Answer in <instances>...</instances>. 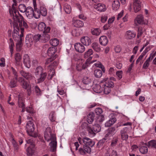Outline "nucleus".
I'll return each mask as SVG.
<instances>
[{
    "mask_svg": "<svg viewBox=\"0 0 156 156\" xmlns=\"http://www.w3.org/2000/svg\"><path fill=\"white\" fill-rule=\"evenodd\" d=\"M50 43L51 45L53 46H56L59 44V41L57 39L54 38L51 40Z\"/></svg>",
    "mask_w": 156,
    "mask_h": 156,
    "instance_id": "09e8293b",
    "label": "nucleus"
},
{
    "mask_svg": "<svg viewBox=\"0 0 156 156\" xmlns=\"http://www.w3.org/2000/svg\"><path fill=\"white\" fill-rule=\"evenodd\" d=\"M139 150L140 153L143 154L147 153L148 152V149L147 147L142 146L139 149Z\"/></svg>",
    "mask_w": 156,
    "mask_h": 156,
    "instance_id": "864d4df0",
    "label": "nucleus"
},
{
    "mask_svg": "<svg viewBox=\"0 0 156 156\" xmlns=\"http://www.w3.org/2000/svg\"><path fill=\"white\" fill-rule=\"evenodd\" d=\"M89 146L86 145H84L83 148L84 149L85 152H87L88 153H90L91 151V149Z\"/></svg>",
    "mask_w": 156,
    "mask_h": 156,
    "instance_id": "4d7b16f0",
    "label": "nucleus"
},
{
    "mask_svg": "<svg viewBox=\"0 0 156 156\" xmlns=\"http://www.w3.org/2000/svg\"><path fill=\"white\" fill-rule=\"evenodd\" d=\"M80 30L76 28L74 29L72 32V33L73 36H79L80 34Z\"/></svg>",
    "mask_w": 156,
    "mask_h": 156,
    "instance_id": "a18cd8bd",
    "label": "nucleus"
},
{
    "mask_svg": "<svg viewBox=\"0 0 156 156\" xmlns=\"http://www.w3.org/2000/svg\"><path fill=\"white\" fill-rule=\"evenodd\" d=\"M118 141V139L117 138H115L113 139L112 140L111 146L112 147H114L116 145Z\"/></svg>",
    "mask_w": 156,
    "mask_h": 156,
    "instance_id": "bf43d9fd",
    "label": "nucleus"
},
{
    "mask_svg": "<svg viewBox=\"0 0 156 156\" xmlns=\"http://www.w3.org/2000/svg\"><path fill=\"white\" fill-rule=\"evenodd\" d=\"M101 129L100 126L98 124H95L92 128L88 126L87 127V130L89 133L94 136L95 135L96 133L99 132L101 131Z\"/></svg>",
    "mask_w": 156,
    "mask_h": 156,
    "instance_id": "20e7f679",
    "label": "nucleus"
},
{
    "mask_svg": "<svg viewBox=\"0 0 156 156\" xmlns=\"http://www.w3.org/2000/svg\"><path fill=\"white\" fill-rule=\"evenodd\" d=\"M27 154L28 155H32L34 153V148L29 146L27 149Z\"/></svg>",
    "mask_w": 156,
    "mask_h": 156,
    "instance_id": "49530a36",
    "label": "nucleus"
},
{
    "mask_svg": "<svg viewBox=\"0 0 156 156\" xmlns=\"http://www.w3.org/2000/svg\"><path fill=\"white\" fill-rule=\"evenodd\" d=\"M132 125V123L130 122H127L125 123H122L121 122H119L118 123L117 126H116V128H118L119 126H125L127 125L131 126Z\"/></svg>",
    "mask_w": 156,
    "mask_h": 156,
    "instance_id": "338daca9",
    "label": "nucleus"
},
{
    "mask_svg": "<svg viewBox=\"0 0 156 156\" xmlns=\"http://www.w3.org/2000/svg\"><path fill=\"white\" fill-rule=\"evenodd\" d=\"M17 78V76L12 79L10 82L9 86L11 88H13L16 86Z\"/></svg>",
    "mask_w": 156,
    "mask_h": 156,
    "instance_id": "58836bf2",
    "label": "nucleus"
},
{
    "mask_svg": "<svg viewBox=\"0 0 156 156\" xmlns=\"http://www.w3.org/2000/svg\"><path fill=\"white\" fill-rule=\"evenodd\" d=\"M94 91L96 93H101L103 89L101 87V85L96 84L94 86L93 88Z\"/></svg>",
    "mask_w": 156,
    "mask_h": 156,
    "instance_id": "72a5a7b5",
    "label": "nucleus"
},
{
    "mask_svg": "<svg viewBox=\"0 0 156 156\" xmlns=\"http://www.w3.org/2000/svg\"><path fill=\"white\" fill-rule=\"evenodd\" d=\"M13 16V22H16L19 23V27L20 28V33H21V29L23 30V34L24 32V29H27L28 26L27 23L23 20V18L21 15L18 16L16 14V11H14V13H12Z\"/></svg>",
    "mask_w": 156,
    "mask_h": 156,
    "instance_id": "f257e3e1",
    "label": "nucleus"
},
{
    "mask_svg": "<svg viewBox=\"0 0 156 156\" xmlns=\"http://www.w3.org/2000/svg\"><path fill=\"white\" fill-rule=\"evenodd\" d=\"M94 8L96 9L100 12L105 11L106 10V6L105 5L101 4L98 3L97 5H94Z\"/></svg>",
    "mask_w": 156,
    "mask_h": 156,
    "instance_id": "412c9836",
    "label": "nucleus"
},
{
    "mask_svg": "<svg viewBox=\"0 0 156 156\" xmlns=\"http://www.w3.org/2000/svg\"><path fill=\"white\" fill-rule=\"evenodd\" d=\"M83 142L84 145L89 146L90 147H92L94 145V142H93L92 140L88 137H85L83 139Z\"/></svg>",
    "mask_w": 156,
    "mask_h": 156,
    "instance_id": "6ab92c4d",
    "label": "nucleus"
},
{
    "mask_svg": "<svg viewBox=\"0 0 156 156\" xmlns=\"http://www.w3.org/2000/svg\"><path fill=\"white\" fill-rule=\"evenodd\" d=\"M136 36V33L130 30L126 31V32L125 37L127 40H131L134 38Z\"/></svg>",
    "mask_w": 156,
    "mask_h": 156,
    "instance_id": "4468645a",
    "label": "nucleus"
},
{
    "mask_svg": "<svg viewBox=\"0 0 156 156\" xmlns=\"http://www.w3.org/2000/svg\"><path fill=\"white\" fill-rule=\"evenodd\" d=\"M106 139L105 138H103L102 139L100 140L97 144V145L98 147H99L102 146L103 144L104 143Z\"/></svg>",
    "mask_w": 156,
    "mask_h": 156,
    "instance_id": "e2e57ef3",
    "label": "nucleus"
},
{
    "mask_svg": "<svg viewBox=\"0 0 156 156\" xmlns=\"http://www.w3.org/2000/svg\"><path fill=\"white\" fill-rule=\"evenodd\" d=\"M14 58L16 64L17 65H20L22 59V57L20 54L19 53H16L15 55Z\"/></svg>",
    "mask_w": 156,
    "mask_h": 156,
    "instance_id": "c756f323",
    "label": "nucleus"
},
{
    "mask_svg": "<svg viewBox=\"0 0 156 156\" xmlns=\"http://www.w3.org/2000/svg\"><path fill=\"white\" fill-rule=\"evenodd\" d=\"M26 128L27 131L30 136H32V134L34 130V126L31 121H28L27 124Z\"/></svg>",
    "mask_w": 156,
    "mask_h": 156,
    "instance_id": "423d86ee",
    "label": "nucleus"
},
{
    "mask_svg": "<svg viewBox=\"0 0 156 156\" xmlns=\"http://www.w3.org/2000/svg\"><path fill=\"white\" fill-rule=\"evenodd\" d=\"M105 156H118V155L115 151L108 148L105 154Z\"/></svg>",
    "mask_w": 156,
    "mask_h": 156,
    "instance_id": "4be33fe9",
    "label": "nucleus"
},
{
    "mask_svg": "<svg viewBox=\"0 0 156 156\" xmlns=\"http://www.w3.org/2000/svg\"><path fill=\"white\" fill-rule=\"evenodd\" d=\"M99 42L103 46H105L108 43V40L106 36H103L100 37Z\"/></svg>",
    "mask_w": 156,
    "mask_h": 156,
    "instance_id": "cd10ccee",
    "label": "nucleus"
},
{
    "mask_svg": "<svg viewBox=\"0 0 156 156\" xmlns=\"http://www.w3.org/2000/svg\"><path fill=\"white\" fill-rule=\"evenodd\" d=\"M93 51L91 49H89L87 51H86L84 54L83 57L85 58H89L90 57H92L91 56L93 55Z\"/></svg>",
    "mask_w": 156,
    "mask_h": 156,
    "instance_id": "c9c22d12",
    "label": "nucleus"
},
{
    "mask_svg": "<svg viewBox=\"0 0 156 156\" xmlns=\"http://www.w3.org/2000/svg\"><path fill=\"white\" fill-rule=\"evenodd\" d=\"M33 40L37 41L40 39L41 40V35L39 34H36L33 36Z\"/></svg>",
    "mask_w": 156,
    "mask_h": 156,
    "instance_id": "680f3d73",
    "label": "nucleus"
},
{
    "mask_svg": "<svg viewBox=\"0 0 156 156\" xmlns=\"http://www.w3.org/2000/svg\"><path fill=\"white\" fill-rule=\"evenodd\" d=\"M135 23L136 25L137 24H142L144 23V19L143 16L141 15H138L135 20Z\"/></svg>",
    "mask_w": 156,
    "mask_h": 156,
    "instance_id": "393cba45",
    "label": "nucleus"
},
{
    "mask_svg": "<svg viewBox=\"0 0 156 156\" xmlns=\"http://www.w3.org/2000/svg\"><path fill=\"white\" fill-rule=\"evenodd\" d=\"M101 33V30L98 28H94L91 30V33L93 35H99Z\"/></svg>",
    "mask_w": 156,
    "mask_h": 156,
    "instance_id": "de8ad7c7",
    "label": "nucleus"
},
{
    "mask_svg": "<svg viewBox=\"0 0 156 156\" xmlns=\"http://www.w3.org/2000/svg\"><path fill=\"white\" fill-rule=\"evenodd\" d=\"M34 11L33 17L36 19H38L40 17L41 13L40 10L37 8L36 5L34 4Z\"/></svg>",
    "mask_w": 156,
    "mask_h": 156,
    "instance_id": "a878e982",
    "label": "nucleus"
},
{
    "mask_svg": "<svg viewBox=\"0 0 156 156\" xmlns=\"http://www.w3.org/2000/svg\"><path fill=\"white\" fill-rule=\"evenodd\" d=\"M44 137L48 142L56 140L55 134L50 127H48L46 129L44 133Z\"/></svg>",
    "mask_w": 156,
    "mask_h": 156,
    "instance_id": "f03ea898",
    "label": "nucleus"
},
{
    "mask_svg": "<svg viewBox=\"0 0 156 156\" xmlns=\"http://www.w3.org/2000/svg\"><path fill=\"white\" fill-rule=\"evenodd\" d=\"M35 92L37 96H40L42 92L37 86H36L35 87Z\"/></svg>",
    "mask_w": 156,
    "mask_h": 156,
    "instance_id": "13d9d810",
    "label": "nucleus"
},
{
    "mask_svg": "<svg viewBox=\"0 0 156 156\" xmlns=\"http://www.w3.org/2000/svg\"><path fill=\"white\" fill-rule=\"evenodd\" d=\"M47 76V73L46 72H44L35 76V77L37 79V83H40L44 81L46 78Z\"/></svg>",
    "mask_w": 156,
    "mask_h": 156,
    "instance_id": "2eb2a0df",
    "label": "nucleus"
},
{
    "mask_svg": "<svg viewBox=\"0 0 156 156\" xmlns=\"http://www.w3.org/2000/svg\"><path fill=\"white\" fill-rule=\"evenodd\" d=\"M74 47L76 50L80 53H82L85 51L84 46L80 43H77L75 44Z\"/></svg>",
    "mask_w": 156,
    "mask_h": 156,
    "instance_id": "f8f14e48",
    "label": "nucleus"
},
{
    "mask_svg": "<svg viewBox=\"0 0 156 156\" xmlns=\"http://www.w3.org/2000/svg\"><path fill=\"white\" fill-rule=\"evenodd\" d=\"M27 8L25 5L23 4H20L19 6V9L20 11L22 12H25Z\"/></svg>",
    "mask_w": 156,
    "mask_h": 156,
    "instance_id": "3c124183",
    "label": "nucleus"
},
{
    "mask_svg": "<svg viewBox=\"0 0 156 156\" xmlns=\"http://www.w3.org/2000/svg\"><path fill=\"white\" fill-rule=\"evenodd\" d=\"M58 64V62L56 61H54L51 65L48 66V75L50 76V79H51L55 73V70L52 66H54Z\"/></svg>",
    "mask_w": 156,
    "mask_h": 156,
    "instance_id": "0eeeda50",
    "label": "nucleus"
},
{
    "mask_svg": "<svg viewBox=\"0 0 156 156\" xmlns=\"http://www.w3.org/2000/svg\"><path fill=\"white\" fill-rule=\"evenodd\" d=\"M58 56L57 55H55L54 56L51 57L50 58H47L45 64L48 65L52 61L54 60Z\"/></svg>",
    "mask_w": 156,
    "mask_h": 156,
    "instance_id": "8fccbe9b",
    "label": "nucleus"
},
{
    "mask_svg": "<svg viewBox=\"0 0 156 156\" xmlns=\"http://www.w3.org/2000/svg\"><path fill=\"white\" fill-rule=\"evenodd\" d=\"M74 26L77 27H81L83 26V22L79 20H76L74 22Z\"/></svg>",
    "mask_w": 156,
    "mask_h": 156,
    "instance_id": "ea45409f",
    "label": "nucleus"
},
{
    "mask_svg": "<svg viewBox=\"0 0 156 156\" xmlns=\"http://www.w3.org/2000/svg\"><path fill=\"white\" fill-rule=\"evenodd\" d=\"M81 42L86 46H88L91 43V39L87 36H84L80 39Z\"/></svg>",
    "mask_w": 156,
    "mask_h": 156,
    "instance_id": "f3484780",
    "label": "nucleus"
},
{
    "mask_svg": "<svg viewBox=\"0 0 156 156\" xmlns=\"http://www.w3.org/2000/svg\"><path fill=\"white\" fill-rule=\"evenodd\" d=\"M23 29H21V38L19 41H17L16 44V50L17 51H20L21 50V48L22 45V41H23Z\"/></svg>",
    "mask_w": 156,
    "mask_h": 156,
    "instance_id": "a211bd4d",
    "label": "nucleus"
},
{
    "mask_svg": "<svg viewBox=\"0 0 156 156\" xmlns=\"http://www.w3.org/2000/svg\"><path fill=\"white\" fill-rule=\"evenodd\" d=\"M38 29L39 31L43 32H50V27H46L45 23L43 22L40 23L38 27Z\"/></svg>",
    "mask_w": 156,
    "mask_h": 156,
    "instance_id": "1a4fd4ad",
    "label": "nucleus"
},
{
    "mask_svg": "<svg viewBox=\"0 0 156 156\" xmlns=\"http://www.w3.org/2000/svg\"><path fill=\"white\" fill-rule=\"evenodd\" d=\"M94 114L93 112H90L87 116V121L89 124H91L94 121Z\"/></svg>",
    "mask_w": 156,
    "mask_h": 156,
    "instance_id": "2f4dec72",
    "label": "nucleus"
},
{
    "mask_svg": "<svg viewBox=\"0 0 156 156\" xmlns=\"http://www.w3.org/2000/svg\"><path fill=\"white\" fill-rule=\"evenodd\" d=\"M64 10L66 13L69 14L71 11V7L69 5H66L64 6Z\"/></svg>",
    "mask_w": 156,
    "mask_h": 156,
    "instance_id": "052dcab7",
    "label": "nucleus"
},
{
    "mask_svg": "<svg viewBox=\"0 0 156 156\" xmlns=\"http://www.w3.org/2000/svg\"><path fill=\"white\" fill-rule=\"evenodd\" d=\"M94 74L95 77L99 78L102 76V73L100 69H97L94 71Z\"/></svg>",
    "mask_w": 156,
    "mask_h": 156,
    "instance_id": "a19ab883",
    "label": "nucleus"
},
{
    "mask_svg": "<svg viewBox=\"0 0 156 156\" xmlns=\"http://www.w3.org/2000/svg\"><path fill=\"white\" fill-rule=\"evenodd\" d=\"M20 73L22 76L29 81L34 79V77L31 73L27 72L23 70L20 71Z\"/></svg>",
    "mask_w": 156,
    "mask_h": 156,
    "instance_id": "9d476101",
    "label": "nucleus"
},
{
    "mask_svg": "<svg viewBox=\"0 0 156 156\" xmlns=\"http://www.w3.org/2000/svg\"><path fill=\"white\" fill-rule=\"evenodd\" d=\"M101 83L102 86H105L111 88H112L114 86V83L107 78L102 80L101 81Z\"/></svg>",
    "mask_w": 156,
    "mask_h": 156,
    "instance_id": "6e6552de",
    "label": "nucleus"
},
{
    "mask_svg": "<svg viewBox=\"0 0 156 156\" xmlns=\"http://www.w3.org/2000/svg\"><path fill=\"white\" fill-rule=\"evenodd\" d=\"M120 5L119 0H114L112 4V9L114 10H117L119 8Z\"/></svg>",
    "mask_w": 156,
    "mask_h": 156,
    "instance_id": "7c9ffc66",
    "label": "nucleus"
},
{
    "mask_svg": "<svg viewBox=\"0 0 156 156\" xmlns=\"http://www.w3.org/2000/svg\"><path fill=\"white\" fill-rule=\"evenodd\" d=\"M92 47L97 52H99L101 50L100 47L97 43H94L92 44Z\"/></svg>",
    "mask_w": 156,
    "mask_h": 156,
    "instance_id": "79ce46f5",
    "label": "nucleus"
},
{
    "mask_svg": "<svg viewBox=\"0 0 156 156\" xmlns=\"http://www.w3.org/2000/svg\"><path fill=\"white\" fill-rule=\"evenodd\" d=\"M83 82L85 85L91 86V80L87 76H85L83 78Z\"/></svg>",
    "mask_w": 156,
    "mask_h": 156,
    "instance_id": "4c0bfd02",
    "label": "nucleus"
},
{
    "mask_svg": "<svg viewBox=\"0 0 156 156\" xmlns=\"http://www.w3.org/2000/svg\"><path fill=\"white\" fill-rule=\"evenodd\" d=\"M18 99V106L20 108H25V105L24 104V100L23 98L20 97L19 96Z\"/></svg>",
    "mask_w": 156,
    "mask_h": 156,
    "instance_id": "e433bc0d",
    "label": "nucleus"
},
{
    "mask_svg": "<svg viewBox=\"0 0 156 156\" xmlns=\"http://www.w3.org/2000/svg\"><path fill=\"white\" fill-rule=\"evenodd\" d=\"M115 130V129L114 127H112L109 128L108 130V133L105 136H111L114 134Z\"/></svg>",
    "mask_w": 156,
    "mask_h": 156,
    "instance_id": "37998d69",
    "label": "nucleus"
},
{
    "mask_svg": "<svg viewBox=\"0 0 156 156\" xmlns=\"http://www.w3.org/2000/svg\"><path fill=\"white\" fill-rule=\"evenodd\" d=\"M18 81L20 83V84L23 88L27 89L29 87L30 85L23 77H19L18 79Z\"/></svg>",
    "mask_w": 156,
    "mask_h": 156,
    "instance_id": "9b49d317",
    "label": "nucleus"
},
{
    "mask_svg": "<svg viewBox=\"0 0 156 156\" xmlns=\"http://www.w3.org/2000/svg\"><path fill=\"white\" fill-rule=\"evenodd\" d=\"M34 10L33 8L30 6H28L27 8L26 12V15L29 18L33 17V12Z\"/></svg>",
    "mask_w": 156,
    "mask_h": 156,
    "instance_id": "aec40b11",
    "label": "nucleus"
},
{
    "mask_svg": "<svg viewBox=\"0 0 156 156\" xmlns=\"http://www.w3.org/2000/svg\"><path fill=\"white\" fill-rule=\"evenodd\" d=\"M141 2L139 0H133V6L134 11L136 13L141 9Z\"/></svg>",
    "mask_w": 156,
    "mask_h": 156,
    "instance_id": "ddd939ff",
    "label": "nucleus"
},
{
    "mask_svg": "<svg viewBox=\"0 0 156 156\" xmlns=\"http://www.w3.org/2000/svg\"><path fill=\"white\" fill-rule=\"evenodd\" d=\"M34 138L36 137L37 136V135L36 134L32 136ZM34 139L35 138H31L30 139H28L27 141V143L30 144V146L32 148H34L35 147V144L34 143Z\"/></svg>",
    "mask_w": 156,
    "mask_h": 156,
    "instance_id": "f704fd0d",
    "label": "nucleus"
},
{
    "mask_svg": "<svg viewBox=\"0 0 156 156\" xmlns=\"http://www.w3.org/2000/svg\"><path fill=\"white\" fill-rule=\"evenodd\" d=\"M121 135L122 139L123 140L126 141L128 138V135L126 133H121Z\"/></svg>",
    "mask_w": 156,
    "mask_h": 156,
    "instance_id": "0e129e2a",
    "label": "nucleus"
},
{
    "mask_svg": "<svg viewBox=\"0 0 156 156\" xmlns=\"http://www.w3.org/2000/svg\"><path fill=\"white\" fill-rule=\"evenodd\" d=\"M50 151L52 152H55L56 151L57 147V142L56 140L51 141L50 143Z\"/></svg>",
    "mask_w": 156,
    "mask_h": 156,
    "instance_id": "bb28decb",
    "label": "nucleus"
},
{
    "mask_svg": "<svg viewBox=\"0 0 156 156\" xmlns=\"http://www.w3.org/2000/svg\"><path fill=\"white\" fill-rule=\"evenodd\" d=\"M148 146L149 147L155 148L156 151V140H151L148 143Z\"/></svg>",
    "mask_w": 156,
    "mask_h": 156,
    "instance_id": "c03bdc74",
    "label": "nucleus"
},
{
    "mask_svg": "<svg viewBox=\"0 0 156 156\" xmlns=\"http://www.w3.org/2000/svg\"><path fill=\"white\" fill-rule=\"evenodd\" d=\"M104 88V92L105 94H109L111 91V87L106 86H103Z\"/></svg>",
    "mask_w": 156,
    "mask_h": 156,
    "instance_id": "6e6d98bb",
    "label": "nucleus"
},
{
    "mask_svg": "<svg viewBox=\"0 0 156 156\" xmlns=\"http://www.w3.org/2000/svg\"><path fill=\"white\" fill-rule=\"evenodd\" d=\"M56 51V50L55 48L51 47L48 49L47 51V54L49 56L52 57Z\"/></svg>",
    "mask_w": 156,
    "mask_h": 156,
    "instance_id": "473e14b6",
    "label": "nucleus"
},
{
    "mask_svg": "<svg viewBox=\"0 0 156 156\" xmlns=\"http://www.w3.org/2000/svg\"><path fill=\"white\" fill-rule=\"evenodd\" d=\"M122 71H119L117 72L116 74L120 80L122 78Z\"/></svg>",
    "mask_w": 156,
    "mask_h": 156,
    "instance_id": "774afa93",
    "label": "nucleus"
},
{
    "mask_svg": "<svg viewBox=\"0 0 156 156\" xmlns=\"http://www.w3.org/2000/svg\"><path fill=\"white\" fill-rule=\"evenodd\" d=\"M102 109L100 108H97L95 110V112L97 115H99L102 112Z\"/></svg>",
    "mask_w": 156,
    "mask_h": 156,
    "instance_id": "69168bd1",
    "label": "nucleus"
},
{
    "mask_svg": "<svg viewBox=\"0 0 156 156\" xmlns=\"http://www.w3.org/2000/svg\"><path fill=\"white\" fill-rule=\"evenodd\" d=\"M33 36L31 34H28L26 37L25 42L28 45L30 46L33 43Z\"/></svg>",
    "mask_w": 156,
    "mask_h": 156,
    "instance_id": "5701e85b",
    "label": "nucleus"
},
{
    "mask_svg": "<svg viewBox=\"0 0 156 156\" xmlns=\"http://www.w3.org/2000/svg\"><path fill=\"white\" fill-rule=\"evenodd\" d=\"M14 30L12 33V36L13 38L15 41H19L21 38V34L20 35L19 34V32L20 31L18 24L15 22L13 23Z\"/></svg>",
    "mask_w": 156,
    "mask_h": 156,
    "instance_id": "7ed1b4c3",
    "label": "nucleus"
},
{
    "mask_svg": "<svg viewBox=\"0 0 156 156\" xmlns=\"http://www.w3.org/2000/svg\"><path fill=\"white\" fill-rule=\"evenodd\" d=\"M49 118L51 122H54L55 120V112H51L49 115Z\"/></svg>",
    "mask_w": 156,
    "mask_h": 156,
    "instance_id": "5fc2aeb1",
    "label": "nucleus"
},
{
    "mask_svg": "<svg viewBox=\"0 0 156 156\" xmlns=\"http://www.w3.org/2000/svg\"><path fill=\"white\" fill-rule=\"evenodd\" d=\"M43 73L44 72L43 68L41 66H39L36 67L35 69L34 72L35 76V77Z\"/></svg>",
    "mask_w": 156,
    "mask_h": 156,
    "instance_id": "c85d7f7f",
    "label": "nucleus"
},
{
    "mask_svg": "<svg viewBox=\"0 0 156 156\" xmlns=\"http://www.w3.org/2000/svg\"><path fill=\"white\" fill-rule=\"evenodd\" d=\"M23 62L24 65L27 68L30 67V60L27 54H25L23 57Z\"/></svg>",
    "mask_w": 156,
    "mask_h": 156,
    "instance_id": "dca6fc26",
    "label": "nucleus"
},
{
    "mask_svg": "<svg viewBox=\"0 0 156 156\" xmlns=\"http://www.w3.org/2000/svg\"><path fill=\"white\" fill-rule=\"evenodd\" d=\"M49 32H43L42 36H41V41L46 42L50 39V36L48 34Z\"/></svg>",
    "mask_w": 156,
    "mask_h": 156,
    "instance_id": "b1692460",
    "label": "nucleus"
},
{
    "mask_svg": "<svg viewBox=\"0 0 156 156\" xmlns=\"http://www.w3.org/2000/svg\"><path fill=\"white\" fill-rule=\"evenodd\" d=\"M40 12L41 14L43 16H45L47 14V10L46 8L43 7L40 8Z\"/></svg>",
    "mask_w": 156,
    "mask_h": 156,
    "instance_id": "603ef678",
    "label": "nucleus"
},
{
    "mask_svg": "<svg viewBox=\"0 0 156 156\" xmlns=\"http://www.w3.org/2000/svg\"><path fill=\"white\" fill-rule=\"evenodd\" d=\"M92 59V57H90L88 58L85 62L84 63H83L81 61V62H79L77 64L76 66V68L77 70L81 71L83 69H84L88 66V64L90 63V61Z\"/></svg>",
    "mask_w": 156,
    "mask_h": 156,
    "instance_id": "39448f33",
    "label": "nucleus"
}]
</instances>
